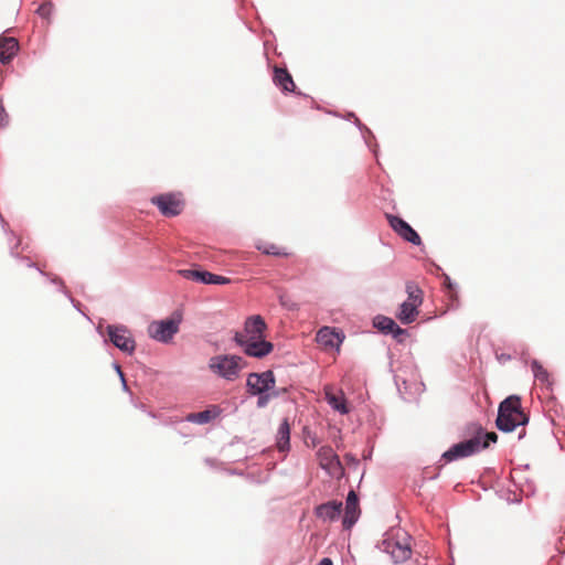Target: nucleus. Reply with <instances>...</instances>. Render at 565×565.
I'll list each match as a JSON object with an SVG mask.
<instances>
[{"label": "nucleus", "instance_id": "obj_1", "mask_svg": "<svg viewBox=\"0 0 565 565\" xmlns=\"http://www.w3.org/2000/svg\"><path fill=\"white\" fill-rule=\"evenodd\" d=\"M267 324L259 315L248 317L244 322L243 331H236L233 340L244 353H270L274 350L271 342L266 340Z\"/></svg>", "mask_w": 565, "mask_h": 565}, {"label": "nucleus", "instance_id": "obj_2", "mask_svg": "<svg viewBox=\"0 0 565 565\" xmlns=\"http://www.w3.org/2000/svg\"><path fill=\"white\" fill-rule=\"evenodd\" d=\"M527 422L529 417L522 411L519 396L511 395L500 403L495 424L501 431H513L518 426H523Z\"/></svg>", "mask_w": 565, "mask_h": 565}, {"label": "nucleus", "instance_id": "obj_3", "mask_svg": "<svg viewBox=\"0 0 565 565\" xmlns=\"http://www.w3.org/2000/svg\"><path fill=\"white\" fill-rule=\"evenodd\" d=\"M497 440L498 435L494 431L483 433V429L481 427H478L476 429V435L473 437L454 445L449 450H447L443 455V457L447 461L469 457L480 451L481 449L488 448L490 443H495Z\"/></svg>", "mask_w": 565, "mask_h": 565}, {"label": "nucleus", "instance_id": "obj_4", "mask_svg": "<svg viewBox=\"0 0 565 565\" xmlns=\"http://www.w3.org/2000/svg\"><path fill=\"white\" fill-rule=\"evenodd\" d=\"M407 299L401 303L396 318L403 324L413 323L419 316V307L423 303V290L414 282H406Z\"/></svg>", "mask_w": 565, "mask_h": 565}, {"label": "nucleus", "instance_id": "obj_5", "mask_svg": "<svg viewBox=\"0 0 565 565\" xmlns=\"http://www.w3.org/2000/svg\"><path fill=\"white\" fill-rule=\"evenodd\" d=\"M181 317L173 315L167 319L154 320L147 328L148 335L159 342H169L179 332Z\"/></svg>", "mask_w": 565, "mask_h": 565}, {"label": "nucleus", "instance_id": "obj_6", "mask_svg": "<svg viewBox=\"0 0 565 565\" xmlns=\"http://www.w3.org/2000/svg\"><path fill=\"white\" fill-rule=\"evenodd\" d=\"M239 355H213L209 366L211 371L228 381L235 380L242 369Z\"/></svg>", "mask_w": 565, "mask_h": 565}, {"label": "nucleus", "instance_id": "obj_7", "mask_svg": "<svg viewBox=\"0 0 565 565\" xmlns=\"http://www.w3.org/2000/svg\"><path fill=\"white\" fill-rule=\"evenodd\" d=\"M151 203L154 204L159 211L168 217L179 215L184 206L181 198L173 193L160 194L151 199Z\"/></svg>", "mask_w": 565, "mask_h": 565}, {"label": "nucleus", "instance_id": "obj_8", "mask_svg": "<svg viewBox=\"0 0 565 565\" xmlns=\"http://www.w3.org/2000/svg\"><path fill=\"white\" fill-rule=\"evenodd\" d=\"M107 334L110 342L119 350L131 353L135 350V339L124 326H108Z\"/></svg>", "mask_w": 565, "mask_h": 565}, {"label": "nucleus", "instance_id": "obj_9", "mask_svg": "<svg viewBox=\"0 0 565 565\" xmlns=\"http://www.w3.org/2000/svg\"><path fill=\"white\" fill-rule=\"evenodd\" d=\"M246 385L252 395H260L275 386V376L271 371L250 373Z\"/></svg>", "mask_w": 565, "mask_h": 565}, {"label": "nucleus", "instance_id": "obj_10", "mask_svg": "<svg viewBox=\"0 0 565 565\" xmlns=\"http://www.w3.org/2000/svg\"><path fill=\"white\" fill-rule=\"evenodd\" d=\"M344 338L342 331L335 328L323 327L318 331L316 340L321 350L339 351Z\"/></svg>", "mask_w": 565, "mask_h": 565}, {"label": "nucleus", "instance_id": "obj_11", "mask_svg": "<svg viewBox=\"0 0 565 565\" xmlns=\"http://www.w3.org/2000/svg\"><path fill=\"white\" fill-rule=\"evenodd\" d=\"M384 551L388 553L395 563L407 561L412 555V548L408 539L403 541L390 539L383 542Z\"/></svg>", "mask_w": 565, "mask_h": 565}, {"label": "nucleus", "instance_id": "obj_12", "mask_svg": "<svg viewBox=\"0 0 565 565\" xmlns=\"http://www.w3.org/2000/svg\"><path fill=\"white\" fill-rule=\"evenodd\" d=\"M386 218L388 221L390 226L394 230L396 234H398L403 239L414 244L420 245L422 239L417 232L403 218L386 214Z\"/></svg>", "mask_w": 565, "mask_h": 565}, {"label": "nucleus", "instance_id": "obj_13", "mask_svg": "<svg viewBox=\"0 0 565 565\" xmlns=\"http://www.w3.org/2000/svg\"><path fill=\"white\" fill-rule=\"evenodd\" d=\"M319 466L329 475H335L342 471V465L338 455L330 446H322L317 452Z\"/></svg>", "mask_w": 565, "mask_h": 565}, {"label": "nucleus", "instance_id": "obj_14", "mask_svg": "<svg viewBox=\"0 0 565 565\" xmlns=\"http://www.w3.org/2000/svg\"><path fill=\"white\" fill-rule=\"evenodd\" d=\"M373 326L383 333L393 334L398 341H403L404 338L407 337V332L404 329L399 328L392 318L385 316L375 317L373 319Z\"/></svg>", "mask_w": 565, "mask_h": 565}, {"label": "nucleus", "instance_id": "obj_15", "mask_svg": "<svg viewBox=\"0 0 565 565\" xmlns=\"http://www.w3.org/2000/svg\"><path fill=\"white\" fill-rule=\"evenodd\" d=\"M360 515L359 499L356 493L351 490L347 497L345 513L343 518L344 527H351Z\"/></svg>", "mask_w": 565, "mask_h": 565}, {"label": "nucleus", "instance_id": "obj_16", "mask_svg": "<svg viewBox=\"0 0 565 565\" xmlns=\"http://www.w3.org/2000/svg\"><path fill=\"white\" fill-rule=\"evenodd\" d=\"M222 411L217 405H211L205 411L199 413H189L185 420L198 425H205L214 420L221 415Z\"/></svg>", "mask_w": 565, "mask_h": 565}, {"label": "nucleus", "instance_id": "obj_17", "mask_svg": "<svg viewBox=\"0 0 565 565\" xmlns=\"http://www.w3.org/2000/svg\"><path fill=\"white\" fill-rule=\"evenodd\" d=\"M326 401L328 404L341 414L349 413L347 399L342 391L334 392L331 387L324 390Z\"/></svg>", "mask_w": 565, "mask_h": 565}, {"label": "nucleus", "instance_id": "obj_18", "mask_svg": "<svg viewBox=\"0 0 565 565\" xmlns=\"http://www.w3.org/2000/svg\"><path fill=\"white\" fill-rule=\"evenodd\" d=\"M274 83L280 87L284 92H294L296 84L292 79L291 74L287 68L275 66L274 68Z\"/></svg>", "mask_w": 565, "mask_h": 565}, {"label": "nucleus", "instance_id": "obj_19", "mask_svg": "<svg viewBox=\"0 0 565 565\" xmlns=\"http://www.w3.org/2000/svg\"><path fill=\"white\" fill-rule=\"evenodd\" d=\"M19 51V43L14 38H0V62L8 64Z\"/></svg>", "mask_w": 565, "mask_h": 565}, {"label": "nucleus", "instance_id": "obj_20", "mask_svg": "<svg viewBox=\"0 0 565 565\" xmlns=\"http://www.w3.org/2000/svg\"><path fill=\"white\" fill-rule=\"evenodd\" d=\"M342 510V503L337 501H330L323 504H320L316 509V514L318 518L322 520L333 521L335 520Z\"/></svg>", "mask_w": 565, "mask_h": 565}, {"label": "nucleus", "instance_id": "obj_21", "mask_svg": "<svg viewBox=\"0 0 565 565\" xmlns=\"http://www.w3.org/2000/svg\"><path fill=\"white\" fill-rule=\"evenodd\" d=\"M290 440V424L287 418L282 420L277 431V448L279 451H286L289 449Z\"/></svg>", "mask_w": 565, "mask_h": 565}, {"label": "nucleus", "instance_id": "obj_22", "mask_svg": "<svg viewBox=\"0 0 565 565\" xmlns=\"http://www.w3.org/2000/svg\"><path fill=\"white\" fill-rule=\"evenodd\" d=\"M256 248L266 255L282 256V257H288L290 255L284 247H280L276 244L258 243L256 245Z\"/></svg>", "mask_w": 565, "mask_h": 565}, {"label": "nucleus", "instance_id": "obj_23", "mask_svg": "<svg viewBox=\"0 0 565 565\" xmlns=\"http://www.w3.org/2000/svg\"><path fill=\"white\" fill-rule=\"evenodd\" d=\"M531 367L535 380L540 381L542 384L551 385L550 373L546 369L543 367L542 364L539 363V361L533 360Z\"/></svg>", "mask_w": 565, "mask_h": 565}, {"label": "nucleus", "instance_id": "obj_24", "mask_svg": "<svg viewBox=\"0 0 565 565\" xmlns=\"http://www.w3.org/2000/svg\"><path fill=\"white\" fill-rule=\"evenodd\" d=\"M179 274L188 280H193V281L203 284L205 270L182 269V270H179Z\"/></svg>", "mask_w": 565, "mask_h": 565}, {"label": "nucleus", "instance_id": "obj_25", "mask_svg": "<svg viewBox=\"0 0 565 565\" xmlns=\"http://www.w3.org/2000/svg\"><path fill=\"white\" fill-rule=\"evenodd\" d=\"M231 279L221 275H215L205 270L203 284H214V285H226L230 284Z\"/></svg>", "mask_w": 565, "mask_h": 565}, {"label": "nucleus", "instance_id": "obj_26", "mask_svg": "<svg viewBox=\"0 0 565 565\" xmlns=\"http://www.w3.org/2000/svg\"><path fill=\"white\" fill-rule=\"evenodd\" d=\"M38 13L43 18H49L52 13V4L51 3H44L39 7Z\"/></svg>", "mask_w": 565, "mask_h": 565}, {"label": "nucleus", "instance_id": "obj_27", "mask_svg": "<svg viewBox=\"0 0 565 565\" xmlns=\"http://www.w3.org/2000/svg\"><path fill=\"white\" fill-rule=\"evenodd\" d=\"M269 398H270V396L268 394H265V393L260 394L257 399V406L259 408L265 407L268 404Z\"/></svg>", "mask_w": 565, "mask_h": 565}, {"label": "nucleus", "instance_id": "obj_28", "mask_svg": "<svg viewBox=\"0 0 565 565\" xmlns=\"http://www.w3.org/2000/svg\"><path fill=\"white\" fill-rule=\"evenodd\" d=\"M8 115L2 105H0V124H4L7 121Z\"/></svg>", "mask_w": 565, "mask_h": 565}, {"label": "nucleus", "instance_id": "obj_29", "mask_svg": "<svg viewBox=\"0 0 565 565\" xmlns=\"http://www.w3.org/2000/svg\"><path fill=\"white\" fill-rule=\"evenodd\" d=\"M318 565H333L332 561L328 557L322 558Z\"/></svg>", "mask_w": 565, "mask_h": 565}, {"label": "nucleus", "instance_id": "obj_30", "mask_svg": "<svg viewBox=\"0 0 565 565\" xmlns=\"http://www.w3.org/2000/svg\"><path fill=\"white\" fill-rule=\"evenodd\" d=\"M115 367H116V370H117L118 374L120 375V377H121V379H124V374H122V372L120 371V366L116 364V365H115Z\"/></svg>", "mask_w": 565, "mask_h": 565}]
</instances>
